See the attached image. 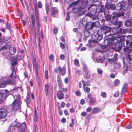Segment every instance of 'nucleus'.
<instances>
[{"instance_id":"8fccbe9b","label":"nucleus","mask_w":132,"mask_h":132,"mask_svg":"<svg viewBox=\"0 0 132 132\" xmlns=\"http://www.w3.org/2000/svg\"><path fill=\"white\" fill-rule=\"evenodd\" d=\"M84 68V71H85V70H88L87 69V67L86 66V65L85 64H84L82 66Z\"/></svg>"},{"instance_id":"e433bc0d","label":"nucleus","mask_w":132,"mask_h":132,"mask_svg":"<svg viewBox=\"0 0 132 132\" xmlns=\"http://www.w3.org/2000/svg\"><path fill=\"white\" fill-rule=\"evenodd\" d=\"M89 101L90 103L92 104H93L95 101V100L92 98L90 99Z\"/></svg>"},{"instance_id":"9d476101","label":"nucleus","mask_w":132,"mask_h":132,"mask_svg":"<svg viewBox=\"0 0 132 132\" xmlns=\"http://www.w3.org/2000/svg\"><path fill=\"white\" fill-rule=\"evenodd\" d=\"M7 48V44L5 41L0 42V50H4Z\"/></svg>"},{"instance_id":"6e6d98bb","label":"nucleus","mask_w":132,"mask_h":132,"mask_svg":"<svg viewBox=\"0 0 132 132\" xmlns=\"http://www.w3.org/2000/svg\"><path fill=\"white\" fill-rule=\"evenodd\" d=\"M58 32V30L56 28L54 29L53 31V32L55 34H56Z\"/></svg>"},{"instance_id":"4c0bfd02","label":"nucleus","mask_w":132,"mask_h":132,"mask_svg":"<svg viewBox=\"0 0 132 132\" xmlns=\"http://www.w3.org/2000/svg\"><path fill=\"white\" fill-rule=\"evenodd\" d=\"M97 72L99 74V75H101L102 74L103 71L102 70L99 68H97Z\"/></svg>"},{"instance_id":"f03ea898","label":"nucleus","mask_w":132,"mask_h":132,"mask_svg":"<svg viewBox=\"0 0 132 132\" xmlns=\"http://www.w3.org/2000/svg\"><path fill=\"white\" fill-rule=\"evenodd\" d=\"M87 5L86 1L82 2L81 0H79L73 2L71 5H69V7H73L72 11L75 13L79 12L84 13L85 11V8Z\"/></svg>"},{"instance_id":"a211bd4d","label":"nucleus","mask_w":132,"mask_h":132,"mask_svg":"<svg viewBox=\"0 0 132 132\" xmlns=\"http://www.w3.org/2000/svg\"><path fill=\"white\" fill-rule=\"evenodd\" d=\"M51 11L52 13L51 15L53 16H54L58 12L57 10L55 7H51Z\"/></svg>"},{"instance_id":"13d9d810","label":"nucleus","mask_w":132,"mask_h":132,"mask_svg":"<svg viewBox=\"0 0 132 132\" xmlns=\"http://www.w3.org/2000/svg\"><path fill=\"white\" fill-rule=\"evenodd\" d=\"M86 113L85 112H83L81 113V115L83 117L85 116L86 115Z\"/></svg>"},{"instance_id":"052dcab7","label":"nucleus","mask_w":132,"mask_h":132,"mask_svg":"<svg viewBox=\"0 0 132 132\" xmlns=\"http://www.w3.org/2000/svg\"><path fill=\"white\" fill-rule=\"evenodd\" d=\"M76 94L78 96H79L81 95L80 92L79 91H76Z\"/></svg>"},{"instance_id":"a18cd8bd","label":"nucleus","mask_w":132,"mask_h":132,"mask_svg":"<svg viewBox=\"0 0 132 132\" xmlns=\"http://www.w3.org/2000/svg\"><path fill=\"white\" fill-rule=\"evenodd\" d=\"M97 39L99 40H100L102 39L103 37L102 35H97Z\"/></svg>"},{"instance_id":"473e14b6","label":"nucleus","mask_w":132,"mask_h":132,"mask_svg":"<svg viewBox=\"0 0 132 132\" xmlns=\"http://www.w3.org/2000/svg\"><path fill=\"white\" fill-rule=\"evenodd\" d=\"M120 83V81L118 79H116L114 82V85L115 86H118Z\"/></svg>"},{"instance_id":"49530a36","label":"nucleus","mask_w":132,"mask_h":132,"mask_svg":"<svg viewBox=\"0 0 132 132\" xmlns=\"http://www.w3.org/2000/svg\"><path fill=\"white\" fill-rule=\"evenodd\" d=\"M126 89L122 88L121 92V94L122 95L124 94L126 92Z\"/></svg>"},{"instance_id":"603ef678","label":"nucleus","mask_w":132,"mask_h":132,"mask_svg":"<svg viewBox=\"0 0 132 132\" xmlns=\"http://www.w3.org/2000/svg\"><path fill=\"white\" fill-rule=\"evenodd\" d=\"M74 120L73 119H72V123L69 124V126L70 127H72L73 126L74 124Z\"/></svg>"},{"instance_id":"423d86ee","label":"nucleus","mask_w":132,"mask_h":132,"mask_svg":"<svg viewBox=\"0 0 132 132\" xmlns=\"http://www.w3.org/2000/svg\"><path fill=\"white\" fill-rule=\"evenodd\" d=\"M4 81L2 83H0V88H4L5 87L7 84L10 85H14L16 82L13 80L8 79L7 77H6L4 78Z\"/></svg>"},{"instance_id":"ea45409f","label":"nucleus","mask_w":132,"mask_h":132,"mask_svg":"<svg viewBox=\"0 0 132 132\" xmlns=\"http://www.w3.org/2000/svg\"><path fill=\"white\" fill-rule=\"evenodd\" d=\"M23 123H16L14 126L17 127H18L19 128L21 127V125Z\"/></svg>"},{"instance_id":"2eb2a0df","label":"nucleus","mask_w":132,"mask_h":132,"mask_svg":"<svg viewBox=\"0 0 132 132\" xmlns=\"http://www.w3.org/2000/svg\"><path fill=\"white\" fill-rule=\"evenodd\" d=\"M57 95L58 98L59 99H62L64 97V95L62 91L61 90L57 91Z\"/></svg>"},{"instance_id":"a878e982","label":"nucleus","mask_w":132,"mask_h":132,"mask_svg":"<svg viewBox=\"0 0 132 132\" xmlns=\"http://www.w3.org/2000/svg\"><path fill=\"white\" fill-rule=\"evenodd\" d=\"M83 83V87H84L86 86H89L90 85V84L89 81H87L85 82L83 80H82Z\"/></svg>"},{"instance_id":"aec40b11","label":"nucleus","mask_w":132,"mask_h":132,"mask_svg":"<svg viewBox=\"0 0 132 132\" xmlns=\"http://www.w3.org/2000/svg\"><path fill=\"white\" fill-rule=\"evenodd\" d=\"M16 51V49L14 47H11L9 49V52L11 55H13L15 54Z\"/></svg>"},{"instance_id":"774afa93","label":"nucleus","mask_w":132,"mask_h":132,"mask_svg":"<svg viewBox=\"0 0 132 132\" xmlns=\"http://www.w3.org/2000/svg\"><path fill=\"white\" fill-rule=\"evenodd\" d=\"M92 110V108L90 107L88 108L86 110V111L87 112H90Z\"/></svg>"},{"instance_id":"7ed1b4c3","label":"nucleus","mask_w":132,"mask_h":132,"mask_svg":"<svg viewBox=\"0 0 132 132\" xmlns=\"http://www.w3.org/2000/svg\"><path fill=\"white\" fill-rule=\"evenodd\" d=\"M100 9H97L96 10L95 9L93 6L89 7L88 9V13L87 14V15L93 19H96L98 18V14H97V12H100Z\"/></svg>"},{"instance_id":"4d7b16f0","label":"nucleus","mask_w":132,"mask_h":132,"mask_svg":"<svg viewBox=\"0 0 132 132\" xmlns=\"http://www.w3.org/2000/svg\"><path fill=\"white\" fill-rule=\"evenodd\" d=\"M127 129H130L132 128V125H129L127 126L126 127Z\"/></svg>"},{"instance_id":"5fc2aeb1","label":"nucleus","mask_w":132,"mask_h":132,"mask_svg":"<svg viewBox=\"0 0 132 132\" xmlns=\"http://www.w3.org/2000/svg\"><path fill=\"white\" fill-rule=\"evenodd\" d=\"M40 25L39 24L38 22L37 23V31H39L40 30Z\"/></svg>"},{"instance_id":"0e129e2a","label":"nucleus","mask_w":132,"mask_h":132,"mask_svg":"<svg viewBox=\"0 0 132 132\" xmlns=\"http://www.w3.org/2000/svg\"><path fill=\"white\" fill-rule=\"evenodd\" d=\"M85 103V100L83 99H82L80 101V103L81 104L83 105Z\"/></svg>"},{"instance_id":"cd10ccee","label":"nucleus","mask_w":132,"mask_h":132,"mask_svg":"<svg viewBox=\"0 0 132 132\" xmlns=\"http://www.w3.org/2000/svg\"><path fill=\"white\" fill-rule=\"evenodd\" d=\"M104 33V31H103L102 29L100 28L99 29L97 32V35H102Z\"/></svg>"},{"instance_id":"9b49d317","label":"nucleus","mask_w":132,"mask_h":132,"mask_svg":"<svg viewBox=\"0 0 132 132\" xmlns=\"http://www.w3.org/2000/svg\"><path fill=\"white\" fill-rule=\"evenodd\" d=\"M101 29H102L103 31H104V33L105 35L111 31V29L110 27L108 26H104L102 27Z\"/></svg>"},{"instance_id":"3c124183","label":"nucleus","mask_w":132,"mask_h":132,"mask_svg":"<svg viewBox=\"0 0 132 132\" xmlns=\"http://www.w3.org/2000/svg\"><path fill=\"white\" fill-rule=\"evenodd\" d=\"M60 46L61 48L62 49L64 48L65 47L64 45L62 43H61L60 44Z\"/></svg>"},{"instance_id":"37998d69","label":"nucleus","mask_w":132,"mask_h":132,"mask_svg":"<svg viewBox=\"0 0 132 132\" xmlns=\"http://www.w3.org/2000/svg\"><path fill=\"white\" fill-rule=\"evenodd\" d=\"M106 95V93L105 92H102L101 93V96L103 98L105 97Z\"/></svg>"},{"instance_id":"72a5a7b5","label":"nucleus","mask_w":132,"mask_h":132,"mask_svg":"<svg viewBox=\"0 0 132 132\" xmlns=\"http://www.w3.org/2000/svg\"><path fill=\"white\" fill-rule=\"evenodd\" d=\"M126 59L129 60V61H128V62H129V61H130L131 60H132V54L128 55V56L126 58Z\"/></svg>"},{"instance_id":"09e8293b","label":"nucleus","mask_w":132,"mask_h":132,"mask_svg":"<svg viewBox=\"0 0 132 132\" xmlns=\"http://www.w3.org/2000/svg\"><path fill=\"white\" fill-rule=\"evenodd\" d=\"M60 58L61 59L64 60L65 59V56L64 54H61L60 55Z\"/></svg>"},{"instance_id":"f3484780","label":"nucleus","mask_w":132,"mask_h":132,"mask_svg":"<svg viewBox=\"0 0 132 132\" xmlns=\"http://www.w3.org/2000/svg\"><path fill=\"white\" fill-rule=\"evenodd\" d=\"M26 127V124L23 123L21 125V127L18 129L19 132H25V128Z\"/></svg>"},{"instance_id":"4468645a","label":"nucleus","mask_w":132,"mask_h":132,"mask_svg":"<svg viewBox=\"0 0 132 132\" xmlns=\"http://www.w3.org/2000/svg\"><path fill=\"white\" fill-rule=\"evenodd\" d=\"M118 55L117 54H115L114 56V57L113 59H108V62H110L111 63L115 62L118 60Z\"/></svg>"},{"instance_id":"c85d7f7f","label":"nucleus","mask_w":132,"mask_h":132,"mask_svg":"<svg viewBox=\"0 0 132 132\" xmlns=\"http://www.w3.org/2000/svg\"><path fill=\"white\" fill-rule=\"evenodd\" d=\"M114 65L115 68H119L121 66V64L120 63H118L116 62L113 63Z\"/></svg>"},{"instance_id":"39448f33","label":"nucleus","mask_w":132,"mask_h":132,"mask_svg":"<svg viewBox=\"0 0 132 132\" xmlns=\"http://www.w3.org/2000/svg\"><path fill=\"white\" fill-rule=\"evenodd\" d=\"M114 39L112 38L113 40L112 42L114 43L113 45H115V48L117 50H119L121 48V46L120 45V43L121 42V36L120 35H117L115 37H114Z\"/></svg>"},{"instance_id":"6ab92c4d","label":"nucleus","mask_w":132,"mask_h":132,"mask_svg":"<svg viewBox=\"0 0 132 132\" xmlns=\"http://www.w3.org/2000/svg\"><path fill=\"white\" fill-rule=\"evenodd\" d=\"M94 23L90 22L87 24L86 27V28L88 30L92 29L94 26Z\"/></svg>"},{"instance_id":"f8f14e48","label":"nucleus","mask_w":132,"mask_h":132,"mask_svg":"<svg viewBox=\"0 0 132 132\" xmlns=\"http://www.w3.org/2000/svg\"><path fill=\"white\" fill-rule=\"evenodd\" d=\"M10 77L12 79H14L15 78L19 79V77L18 76H16V72L14 69H12V72L10 75Z\"/></svg>"},{"instance_id":"2f4dec72","label":"nucleus","mask_w":132,"mask_h":132,"mask_svg":"<svg viewBox=\"0 0 132 132\" xmlns=\"http://www.w3.org/2000/svg\"><path fill=\"white\" fill-rule=\"evenodd\" d=\"M125 25L128 27H129L131 26V22L130 21H126L125 23Z\"/></svg>"},{"instance_id":"393cba45","label":"nucleus","mask_w":132,"mask_h":132,"mask_svg":"<svg viewBox=\"0 0 132 132\" xmlns=\"http://www.w3.org/2000/svg\"><path fill=\"white\" fill-rule=\"evenodd\" d=\"M84 71L85 73V78L87 79H89L90 78V73L89 71V70H85V71Z\"/></svg>"},{"instance_id":"c03bdc74","label":"nucleus","mask_w":132,"mask_h":132,"mask_svg":"<svg viewBox=\"0 0 132 132\" xmlns=\"http://www.w3.org/2000/svg\"><path fill=\"white\" fill-rule=\"evenodd\" d=\"M45 77L46 79H48V71L47 70H46L45 71Z\"/></svg>"},{"instance_id":"6e6552de","label":"nucleus","mask_w":132,"mask_h":132,"mask_svg":"<svg viewBox=\"0 0 132 132\" xmlns=\"http://www.w3.org/2000/svg\"><path fill=\"white\" fill-rule=\"evenodd\" d=\"M112 31L113 33V34H115L118 33L125 34L126 32V31L123 29L120 28L119 29V28L118 27H113L112 29Z\"/></svg>"},{"instance_id":"338daca9","label":"nucleus","mask_w":132,"mask_h":132,"mask_svg":"<svg viewBox=\"0 0 132 132\" xmlns=\"http://www.w3.org/2000/svg\"><path fill=\"white\" fill-rule=\"evenodd\" d=\"M61 121L63 123H65L66 122V120L64 118H63L61 119Z\"/></svg>"},{"instance_id":"20e7f679","label":"nucleus","mask_w":132,"mask_h":132,"mask_svg":"<svg viewBox=\"0 0 132 132\" xmlns=\"http://www.w3.org/2000/svg\"><path fill=\"white\" fill-rule=\"evenodd\" d=\"M14 101L13 102L12 105L13 110H17L21 107V102L20 95H18L14 97Z\"/></svg>"},{"instance_id":"680f3d73","label":"nucleus","mask_w":132,"mask_h":132,"mask_svg":"<svg viewBox=\"0 0 132 132\" xmlns=\"http://www.w3.org/2000/svg\"><path fill=\"white\" fill-rule=\"evenodd\" d=\"M32 20V24L33 26L35 27V21L34 19H33Z\"/></svg>"},{"instance_id":"0eeeda50","label":"nucleus","mask_w":132,"mask_h":132,"mask_svg":"<svg viewBox=\"0 0 132 132\" xmlns=\"http://www.w3.org/2000/svg\"><path fill=\"white\" fill-rule=\"evenodd\" d=\"M113 14L114 16H113L112 18V21H111V24H114L115 22L117 21L118 19V17L120 16H123V13H118L116 12H114L113 13Z\"/></svg>"},{"instance_id":"1a4fd4ad","label":"nucleus","mask_w":132,"mask_h":132,"mask_svg":"<svg viewBox=\"0 0 132 132\" xmlns=\"http://www.w3.org/2000/svg\"><path fill=\"white\" fill-rule=\"evenodd\" d=\"M7 114V111L4 108L0 109V119L5 118Z\"/></svg>"},{"instance_id":"58836bf2","label":"nucleus","mask_w":132,"mask_h":132,"mask_svg":"<svg viewBox=\"0 0 132 132\" xmlns=\"http://www.w3.org/2000/svg\"><path fill=\"white\" fill-rule=\"evenodd\" d=\"M37 112H36V111L35 110V115L34 116V119H35L36 121H37Z\"/></svg>"},{"instance_id":"b1692460","label":"nucleus","mask_w":132,"mask_h":132,"mask_svg":"<svg viewBox=\"0 0 132 132\" xmlns=\"http://www.w3.org/2000/svg\"><path fill=\"white\" fill-rule=\"evenodd\" d=\"M34 6L35 7V14L36 16V18H37L38 17V9L37 8V6H36V3H35V2H34Z\"/></svg>"},{"instance_id":"c756f323","label":"nucleus","mask_w":132,"mask_h":132,"mask_svg":"<svg viewBox=\"0 0 132 132\" xmlns=\"http://www.w3.org/2000/svg\"><path fill=\"white\" fill-rule=\"evenodd\" d=\"M115 25L118 28L121 27L122 25V23L121 21H118V22H115Z\"/></svg>"},{"instance_id":"f704fd0d","label":"nucleus","mask_w":132,"mask_h":132,"mask_svg":"<svg viewBox=\"0 0 132 132\" xmlns=\"http://www.w3.org/2000/svg\"><path fill=\"white\" fill-rule=\"evenodd\" d=\"M17 63V62L16 61H13L12 62V64L13 68V69H14V68L15 67V66L16 64Z\"/></svg>"},{"instance_id":"79ce46f5","label":"nucleus","mask_w":132,"mask_h":132,"mask_svg":"<svg viewBox=\"0 0 132 132\" xmlns=\"http://www.w3.org/2000/svg\"><path fill=\"white\" fill-rule=\"evenodd\" d=\"M38 8H41L42 7V5L40 1H39L38 3Z\"/></svg>"},{"instance_id":"4be33fe9","label":"nucleus","mask_w":132,"mask_h":132,"mask_svg":"<svg viewBox=\"0 0 132 132\" xmlns=\"http://www.w3.org/2000/svg\"><path fill=\"white\" fill-rule=\"evenodd\" d=\"M105 60V58L104 56L100 59L97 58H95V60L97 62L99 63H102Z\"/></svg>"},{"instance_id":"ddd939ff","label":"nucleus","mask_w":132,"mask_h":132,"mask_svg":"<svg viewBox=\"0 0 132 132\" xmlns=\"http://www.w3.org/2000/svg\"><path fill=\"white\" fill-rule=\"evenodd\" d=\"M58 70L60 73H61L62 75H64L66 73L65 68L64 66L62 67L61 68L60 67H59Z\"/></svg>"},{"instance_id":"a19ab883","label":"nucleus","mask_w":132,"mask_h":132,"mask_svg":"<svg viewBox=\"0 0 132 132\" xmlns=\"http://www.w3.org/2000/svg\"><path fill=\"white\" fill-rule=\"evenodd\" d=\"M95 25L97 27H98L100 26V24L99 22L97 21L95 22Z\"/></svg>"},{"instance_id":"bb28decb","label":"nucleus","mask_w":132,"mask_h":132,"mask_svg":"<svg viewBox=\"0 0 132 132\" xmlns=\"http://www.w3.org/2000/svg\"><path fill=\"white\" fill-rule=\"evenodd\" d=\"M45 92L46 95L47 96L48 94L49 85L48 84H47L45 85Z\"/></svg>"},{"instance_id":"69168bd1","label":"nucleus","mask_w":132,"mask_h":132,"mask_svg":"<svg viewBox=\"0 0 132 132\" xmlns=\"http://www.w3.org/2000/svg\"><path fill=\"white\" fill-rule=\"evenodd\" d=\"M68 78L67 77L64 79V82L65 83L67 84L68 83Z\"/></svg>"},{"instance_id":"864d4df0","label":"nucleus","mask_w":132,"mask_h":132,"mask_svg":"<svg viewBox=\"0 0 132 132\" xmlns=\"http://www.w3.org/2000/svg\"><path fill=\"white\" fill-rule=\"evenodd\" d=\"M128 86L127 84V83H125L124 84L122 88L126 89Z\"/></svg>"},{"instance_id":"e2e57ef3","label":"nucleus","mask_w":132,"mask_h":132,"mask_svg":"<svg viewBox=\"0 0 132 132\" xmlns=\"http://www.w3.org/2000/svg\"><path fill=\"white\" fill-rule=\"evenodd\" d=\"M87 97L89 99L92 98V94L91 93L89 94L87 96Z\"/></svg>"},{"instance_id":"bf43d9fd","label":"nucleus","mask_w":132,"mask_h":132,"mask_svg":"<svg viewBox=\"0 0 132 132\" xmlns=\"http://www.w3.org/2000/svg\"><path fill=\"white\" fill-rule=\"evenodd\" d=\"M50 59L52 61H53L54 60V56L53 54H51L50 56Z\"/></svg>"},{"instance_id":"dca6fc26","label":"nucleus","mask_w":132,"mask_h":132,"mask_svg":"<svg viewBox=\"0 0 132 132\" xmlns=\"http://www.w3.org/2000/svg\"><path fill=\"white\" fill-rule=\"evenodd\" d=\"M127 39L126 40L127 44H129L130 43V46H132V36L130 35H129L127 37Z\"/></svg>"},{"instance_id":"7c9ffc66","label":"nucleus","mask_w":132,"mask_h":132,"mask_svg":"<svg viewBox=\"0 0 132 132\" xmlns=\"http://www.w3.org/2000/svg\"><path fill=\"white\" fill-rule=\"evenodd\" d=\"M84 90L86 92L87 94H89L90 92V88L87 87H83Z\"/></svg>"},{"instance_id":"412c9836","label":"nucleus","mask_w":132,"mask_h":132,"mask_svg":"<svg viewBox=\"0 0 132 132\" xmlns=\"http://www.w3.org/2000/svg\"><path fill=\"white\" fill-rule=\"evenodd\" d=\"M57 82L58 83V85L59 88L61 89L62 88V81L61 77L59 76L57 77Z\"/></svg>"},{"instance_id":"c9c22d12","label":"nucleus","mask_w":132,"mask_h":132,"mask_svg":"<svg viewBox=\"0 0 132 132\" xmlns=\"http://www.w3.org/2000/svg\"><path fill=\"white\" fill-rule=\"evenodd\" d=\"M6 96V94L5 93H2L0 92V98H4Z\"/></svg>"},{"instance_id":"de8ad7c7","label":"nucleus","mask_w":132,"mask_h":132,"mask_svg":"<svg viewBox=\"0 0 132 132\" xmlns=\"http://www.w3.org/2000/svg\"><path fill=\"white\" fill-rule=\"evenodd\" d=\"M79 61L77 59H75L74 61V64L76 65H78L79 64Z\"/></svg>"},{"instance_id":"5701e85b","label":"nucleus","mask_w":132,"mask_h":132,"mask_svg":"<svg viewBox=\"0 0 132 132\" xmlns=\"http://www.w3.org/2000/svg\"><path fill=\"white\" fill-rule=\"evenodd\" d=\"M101 109L97 108H94L92 110V113H96L99 112L101 111Z\"/></svg>"},{"instance_id":"f257e3e1","label":"nucleus","mask_w":132,"mask_h":132,"mask_svg":"<svg viewBox=\"0 0 132 132\" xmlns=\"http://www.w3.org/2000/svg\"><path fill=\"white\" fill-rule=\"evenodd\" d=\"M108 2V0H107L105 6V8H104L103 5H101L100 10L99 11L101 12L104 13L105 18L107 21H110L111 19V16L109 15V9L111 10L116 9L119 11L122 9L124 11H126L128 9L127 5L124 1L118 2L116 7L114 5L109 3Z\"/></svg>"}]
</instances>
